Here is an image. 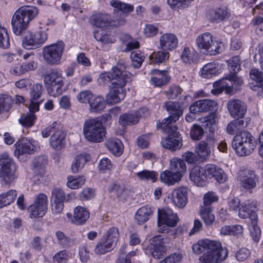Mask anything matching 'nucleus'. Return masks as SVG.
<instances>
[{
    "label": "nucleus",
    "instance_id": "1",
    "mask_svg": "<svg viewBox=\"0 0 263 263\" xmlns=\"http://www.w3.org/2000/svg\"><path fill=\"white\" fill-rule=\"evenodd\" d=\"M38 12V9L35 6H24L18 9L11 20L14 33L20 35L27 28L28 24L37 16Z\"/></svg>",
    "mask_w": 263,
    "mask_h": 263
},
{
    "label": "nucleus",
    "instance_id": "2",
    "mask_svg": "<svg viewBox=\"0 0 263 263\" xmlns=\"http://www.w3.org/2000/svg\"><path fill=\"white\" fill-rule=\"evenodd\" d=\"M83 133L87 141L99 143L102 142L105 137L106 129L100 120L93 118L85 121Z\"/></svg>",
    "mask_w": 263,
    "mask_h": 263
},
{
    "label": "nucleus",
    "instance_id": "3",
    "mask_svg": "<svg viewBox=\"0 0 263 263\" xmlns=\"http://www.w3.org/2000/svg\"><path fill=\"white\" fill-rule=\"evenodd\" d=\"M232 145L237 155L246 156L254 151L255 142L250 133L243 131L234 137Z\"/></svg>",
    "mask_w": 263,
    "mask_h": 263
},
{
    "label": "nucleus",
    "instance_id": "4",
    "mask_svg": "<svg viewBox=\"0 0 263 263\" xmlns=\"http://www.w3.org/2000/svg\"><path fill=\"white\" fill-rule=\"evenodd\" d=\"M196 44L200 52L203 54H216L221 50L220 44L213 39L212 34L205 32L200 34L196 38Z\"/></svg>",
    "mask_w": 263,
    "mask_h": 263
},
{
    "label": "nucleus",
    "instance_id": "5",
    "mask_svg": "<svg viewBox=\"0 0 263 263\" xmlns=\"http://www.w3.org/2000/svg\"><path fill=\"white\" fill-rule=\"evenodd\" d=\"M65 44L62 41H58L43 48L42 53L44 60L50 65L61 63L64 50Z\"/></svg>",
    "mask_w": 263,
    "mask_h": 263
},
{
    "label": "nucleus",
    "instance_id": "6",
    "mask_svg": "<svg viewBox=\"0 0 263 263\" xmlns=\"http://www.w3.org/2000/svg\"><path fill=\"white\" fill-rule=\"evenodd\" d=\"M130 80L131 77L122 78L120 82H118L117 79L114 80L113 85L109 86V91L106 96V101L108 104H115L124 99L126 96L124 87Z\"/></svg>",
    "mask_w": 263,
    "mask_h": 263
},
{
    "label": "nucleus",
    "instance_id": "7",
    "mask_svg": "<svg viewBox=\"0 0 263 263\" xmlns=\"http://www.w3.org/2000/svg\"><path fill=\"white\" fill-rule=\"evenodd\" d=\"M158 213L157 224L159 232H168L169 227H174L179 221L177 215L174 213L171 209H158Z\"/></svg>",
    "mask_w": 263,
    "mask_h": 263
},
{
    "label": "nucleus",
    "instance_id": "8",
    "mask_svg": "<svg viewBox=\"0 0 263 263\" xmlns=\"http://www.w3.org/2000/svg\"><path fill=\"white\" fill-rule=\"evenodd\" d=\"M125 68L126 66L123 63L118 62L116 66L112 68V73L104 72L100 74L99 78V83L104 85L110 82V85H113L114 79H117L118 82H120L122 78L127 79L131 77V74Z\"/></svg>",
    "mask_w": 263,
    "mask_h": 263
},
{
    "label": "nucleus",
    "instance_id": "9",
    "mask_svg": "<svg viewBox=\"0 0 263 263\" xmlns=\"http://www.w3.org/2000/svg\"><path fill=\"white\" fill-rule=\"evenodd\" d=\"M193 252L197 254L209 253L212 254H220L222 251H228L225 248H222L220 242L212 240L209 239L199 240L192 246Z\"/></svg>",
    "mask_w": 263,
    "mask_h": 263
},
{
    "label": "nucleus",
    "instance_id": "10",
    "mask_svg": "<svg viewBox=\"0 0 263 263\" xmlns=\"http://www.w3.org/2000/svg\"><path fill=\"white\" fill-rule=\"evenodd\" d=\"M16 166L12 158L7 153L0 156V177L5 182H10L15 178Z\"/></svg>",
    "mask_w": 263,
    "mask_h": 263
},
{
    "label": "nucleus",
    "instance_id": "11",
    "mask_svg": "<svg viewBox=\"0 0 263 263\" xmlns=\"http://www.w3.org/2000/svg\"><path fill=\"white\" fill-rule=\"evenodd\" d=\"M47 197L44 194H40L35 198L34 203L28 208L31 218L42 217L47 210Z\"/></svg>",
    "mask_w": 263,
    "mask_h": 263
},
{
    "label": "nucleus",
    "instance_id": "12",
    "mask_svg": "<svg viewBox=\"0 0 263 263\" xmlns=\"http://www.w3.org/2000/svg\"><path fill=\"white\" fill-rule=\"evenodd\" d=\"M90 22L92 25L103 29L109 26L123 25L125 24L126 20L124 17H121L117 23L113 22L109 15L105 13H98L91 16Z\"/></svg>",
    "mask_w": 263,
    "mask_h": 263
},
{
    "label": "nucleus",
    "instance_id": "13",
    "mask_svg": "<svg viewBox=\"0 0 263 263\" xmlns=\"http://www.w3.org/2000/svg\"><path fill=\"white\" fill-rule=\"evenodd\" d=\"M217 140L213 135H210L201 141L196 148V152L202 159H208L213 150Z\"/></svg>",
    "mask_w": 263,
    "mask_h": 263
},
{
    "label": "nucleus",
    "instance_id": "14",
    "mask_svg": "<svg viewBox=\"0 0 263 263\" xmlns=\"http://www.w3.org/2000/svg\"><path fill=\"white\" fill-rule=\"evenodd\" d=\"M14 154L19 157L21 155L30 154L39 148L37 142L32 139H22L15 144Z\"/></svg>",
    "mask_w": 263,
    "mask_h": 263
},
{
    "label": "nucleus",
    "instance_id": "15",
    "mask_svg": "<svg viewBox=\"0 0 263 263\" xmlns=\"http://www.w3.org/2000/svg\"><path fill=\"white\" fill-rule=\"evenodd\" d=\"M178 42L176 34L170 32L164 33L159 37L157 48L160 50L172 51L177 48Z\"/></svg>",
    "mask_w": 263,
    "mask_h": 263
},
{
    "label": "nucleus",
    "instance_id": "16",
    "mask_svg": "<svg viewBox=\"0 0 263 263\" xmlns=\"http://www.w3.org/2000/svg\"><path fill=\"white\" fill-rule=\"evenodd\" d=\"M217 103L214 100L203 99L195 101L190 107V111L193 114L205 112L216 109Z\"/></svg>",
    "mask_w": 263,
    "mask_h": 263
},
{
    "label": "nucleus",
    "instance_id": "17",
    "mask_svg": "<svg viewBox=\"0 0 263 263\" xmlns=\"http://www.w3.org/2000/svg\"><path fill=\"white\" fill-rule=\"evenodd\" d=\"M151 75L149 82L154 87H161L167 84L170 80V76L165 70L153 69L150 72Z\"/></svg>",
    "mask_w": 263,
    "mask_h": 263
},
{
    "label": "nucleus",
    "instance_id": "18",
    "mask_svg": "<svg viewBox=\"0 0 263 263\" xmlns=\"http://www.w3.org/2000/svg\"><path fill=\"white\" fill-rule=\"evenodd\" d=\"M163 238L161 236H156L150 240L149 246L151 255L155 258H160L165 252Z\"/></svg>",
    "mask_w": 263,
    "mask_h": 263
},
{
    "label": "nucleus",
    "instance_id": "19",
    "mask_svg": "<svg viewBox=\"0 0 263 263\" xmlns=\"http://www.w3.org/2000/svg\"><path fill=\"white\" fill-rule=\"evenodd\" d=\"M205 167L207 178H213L220 183H223L228 180L227 174L220 167L213 164H208Z\"/></svg>",
    "mask_w": 263,
    "mask_h": 263
},
{
    "label": "nucleus",
    "instance_id": "20",
    "mask_svg": "<svg viewBox=\"0 0 263 263\" xmlns=\"http://www.w3.org/2000/svg\"><path fill=\"white\" fill-rule=\"evenodd\" d=\"M67 216L70 221L77 225L83 224L88 219L89 213L84 207L77 206L73 211V215L72 217L70 213H68Z\"/></svg>",
    "mask_w": 263,
    "mask_h": 263
},
{
    "label": "nucleus",
    "instance_id": "21",
    "mask_svg": "<svg viewBox=\"0 0 263 263\" xmlns=\"http://www.w3.org/2000/svg\"><path fill=\"white\" fill-rule=\"evenodd\" d=\"M227 106L231 116L234 118H242L246 111L245 104L237 99L229 100Z\"/></svg>",
    "mask_w": 263,
    "mask_h": 263
},
{
    "label": "nucleus",
    "instance_id": "22",
    "mask_svg": "<svg viewBox=\"0 0 263 263\" xmlns=\"http://www.w3.org/2000/svg\"><path fill=\"white\" fill-rule=\"evenodd\" d=\"M172 203L179 208H184L187 202V189L181 187L174 190L171 194Z\"/></svg>",
    "mask_w": 263,
    "mask_h": 263
},
{
    "label": "nucleus",
    "instance_id": "23",
    "mask_svg": "<svg viewBox=\"0 0 263 263\" xmlns=\"http://www.w3.org/2000/svg\"><path fill=\"white\" fill-rule=\"evenodd\" d=\"M168 136L161 140L163 147L171 151H175L180 148L181 146V138L179 132L168 134Z\"/></svg>",
    "mask_w": 263,
    "mask_h": 263
},
{
    "label": "nucleus",
    "instance_id": "24",
    "mask_svg": "<svg viewBox=\"0 0 263 263\" xmlns=\"http://www.w3.org/2000/svg\"><path fill=\"white\" fill-rule=\"evenodd\" d=\"M250 77L253 82L250 84L251 89L257 91L259 96L263 91V73L257 69H252L250 72Z\"/></svg>",
    "mask_w": 263,
    "mask_h": 263
},
{
    "label": "nucleus",
    "instance_id": "25",
    "mask_svg": "<svg viewBox=\"0 0 263 263\" xmlns=\"http://www.w3.org/2000/svg\"><path fill=\"white\" fill-rule=\"evenodd\" d=\"M207 178L206 167L195 166L190 172V179L198 186H203Z\"/></svg>",
    "mask_w": 263,
    "mask_h": 263
},
{
    "label": "nucleus",
    "instance_id": "26",
    "mask_svg": "<svg viewBox=\"0 0 263 263\" xmlns=\"http://www.w3.org/2000/svg\"><path fill=\"white\" fill-rule=\"evenodd\" d=\"M145 111H147L146 108H141L135 112L124 114L120 116L119 123L122 126L136 124L138 122L139 118L142 116L141 113Z\"/></svg>",
    "mask_w": 263,
    "mask_h": 263
},
{
    "label": "nucleus",
    "instance_id": "27",
    "mask_svg": "<svg viewBox=\"0 0 263 263\" xmlns=\"http://www.w3.org/2000/svg\"><path fill=\"white\" fill-rule=\"evenodd\" d=\"M230 16V13L224 8L211 9L206 13L207 18L211 22L223 21L229 18Z\"/></svg>",
    "mask_w": 263,
    "mask_h": 263
},
{
    "label": "nucleus",
    "instance_id": "28",
    "mask_svg": "<svg viewBox=\"0 0 263 263\" xmlns=\"http://www.w3.org/2000/svg\"><path fill=\"white\" fill-rule=\"evenodd\" d=\"M43 87L40 84L34 85L31 91L30 104L28 106L29 110L33 111H38L41 102L38 101L42 92Z\"/></svg>",
    "mask_w": 263,
    "mask_h": 263
},
{
    "label": "nucleus",
    "instance_id": "29",
    "mask_svg": "<svg viewBox=\"0 0 263 263\" xmlns=\"http://www.w3.org/2000/svg\"><path fill=\"white\" fill-rule=\"evenodd\" d=\"M228 255V251H222L221 253L216 254L204 253L199 257L198 263H220L227 258Z\"/></svg>",
    "mask_w": 263,
    "mask_h": 263
},
{
    "label": "nucleus",
    "instance_id": "30",
    "mask_svg": "<svg viewBox=\"0 0 263 263\" xmlns=\"http://www.w3.org/2000/svg\"><path fill=\"white\" fill-rule=\"evenodd\" d=\"M65 133L59 128L52 134L50 138V145L55 150H60L63 148L65 144Z\"/></svg>",
    "mask_w": 263,
    "mask_h": 263
},
{
    "label": "nucleus",
    "instance_id": "31",
    "mask_svg": "<svg viewBox=\"0 0 263 263\" xmlns=\"http://www.w3.org/2000/svg\"><path fill=\"white\" fill-rule=\"evenodd\" d=\"M181 174L179 172H173L172 171L165 170L160 174V180L163 183L168 185H173L181 179Z\"/></svg>",
    "mask_w": 263,
    "mask_h": 263
},
{
    "label": "nucleus",
    "instance_id": "32",
    "mask_svg": "<svg viewBox=\"0 0 263 263\" xmlns=\"http://www.w3.org/2000/svg\"><path fill=\"white\" fill-rule=\"evenodd\" d=\"M90 160V156L86 153L77 155L71 165V170L72 173H77L79 172Z\"/></svg>",
    "mask_w": 263,
    "mask_h": 263
},
{
    "label": "nucleus",
    "instance_id": "33",
    "mask_svg": "<svg viewBox=\"0 0 263 263\" xmlns=\"http://www.w3.org/2000/svg\"><path fill=\"white\" fill-rule=\"evenodd\" d=\"M62 72L57 69L50 70L44 77V81L46 86L64 81Z\"/></svg>",
    "mask_w": 263,
    "mask_h": 263
},
{
    "label": "nucleus",
    "instance_id": "34",
    "mask_svg": "<svg viewBox=\"0 0 263 263\" xmlns=\"http://www.w3.org/2000/svg\"><path fill=\"white\" fill-rule=\"evenodd\" d=\"M219 65L215 62H210L204 65L200 70V74L203 78L209 79L219 72Z\"/></svg>",
    "mask_w": 263,
    "mask_h": 263
},
{
    "label": "nucleus",
    "instance_id": "35",
    "mask_svg": "<svg viewBox=\"0 0 263 263\" xmlns=\"http://www.w3.org/2000/svg\"><path fill=\"white\" fill-rule=\"evenodd\" d=\"M177 120H174V117L173 116H169L167 118L164 119L161 123H158L157 126L167 134L177 132L178 128L174 123Z\"/></svg>",
    "mask_w": 263,
    "mask_h": 263
},
{
    "label": "nucleus",
    "instance_id": "36",
    "mask_svg": "<svg viewBox=\"0 0 263 263\" xmlns=\"http://www.w3.org/2000/svg\"><path fill=\"white\" fill-rule=\"evenodd\" d=\"M22 46L26 49H34L40 47L34 32L28 31L24 35Z\"/></svg>",
    "mask_w": 263,
    "mask_h": 263
},
{
    "label": "nucleus",
    "instance_id": "37",
    "mask_svg": "<svg viewBox=\"0 0 263 263\" xmlns=\"http://www.w3.org/2000/svg\"><path fill=\"white\" fill-rule=\"evenodd\" d=\"M251 208L252 206L249 201L243 203L239 209V217L242 219L249 218L251 221H252V220H257V215L255 213L253 212V210Z\"/></svg>",
    "mask_w": 263,
    "mask_h": 263
},
{
    "label": "nucleus",
    "instance_id": "38",
    "mask_svg": "<svg viewBox=\"0 0 263 263\" xmlns=\"http://www.w3.org/2000/svg\"><path fill=\"white\" fill-rule=\"evenodd\" d=\"M152 213V211L150 207L142 206L137 211L135 219L139 224H142L148 220L149 216Z\"/></svg>",
    "mask_w": 263,
    "mask_h": 263
},
{
    "label": "nucleus",
    "instance_id": "39",
    "mask_svg": "<svg viewBox=\"0 0 263 263\" xmlns=\"http://www.w3.org/2000/svg\"><path fill=\"white\" fill-rule=\"evenodd\" d=\"M169 57L170 53L168 51L161 50L157 52H154L149 55L148 59L151 63L159 64L168 60Z\"/></svg>",
    "mask_w": 263,
    "mask_h": 263
},
{
    "label": "nucleus",
    "instance_id": "40",
    "mask_svg": "<svg viewBox=\"0 0 263 263\" xmlns=\"http://www.w3.org/2000/svg\"><path fill=\"white\" fill-rule=\"evenodd\" d=\"M228 78V76L213 84V86L218 93H220L224 90L227 93L232 91L233 88H232L231 85Z\"/></svg>",
    "mask_w": 263,
    "mask_h": 263
},
{
    "label": "nucleus",
    "instance_id": "41",
    "mask_svg": "<svg viewBox=\"0 0 263 263\" xmlns=\"http://www.w3.org/2000/svg\"><path fill=\"white\" fill-rule=\"evenodd\" d=\"M164 106L170 116L174 117V120H178L182 114V109L177 102L168 101L165 103Z\"/></svg>",
    "mask_w": 263,
    "mask_h": 263
},
{
    "label": "nucleus",
    "instance_id": "42",
    "mask_svg": "<svg viewBox=\"0 0 263 263\" xmlns=\"http://www.w3.org/2000/svg\"><path fill=\"white\" fill-rule=\"evenodd\" d=\"M247 122L243 120H234L230 122L227 125V132L232 135L236 134L238 131L247 127Z\"/></svg>",
    "mask_w": 263,
    "mask_h": 263
},
{
    "label": "nucleus",
    "instance_id": "43",
    "mask_svg": "<svg viewBox=\"0 0 263 263\" xmlns=\"http://www.w3.org/2000/svg\"><path fill=\"white\" fill-rule=\"evenodd\" d=\"M89 111L91 112H100L105 107V103L103 97L98 96L89 101Z\"/></svg>",
    "mask_w": 263,
    "mask_h": 263
},
{
    "label": "nucleus",
    "instance_id": "44",
    "mask_svg": "<svg viewBox=\"0 0 263 263\" xmlns=\"http://www.w3.org/2000/svg\"><path fill=\"white\" fill-rule=\"evenodd\" d=\"M170 168L174 172H179L181 174V177L186 171V166L183 160L177 158H173L170 160Z\"/></svg>",
    "mask_w": 263,
    "mask_h": 263
},
{
    "label": "nucleus",
    "instance_id": "45",
    "mask_svg": "<svg viewBox=\"0 0 263 263\" xmlns=\"http://www.w3.org/2000/svg\"><path fill=\"white\" fill-rule=\"evenodd\" d=\"M107 146L109 150L115 155L120 156L123 149L122 142L118 139H111L107 141Z\"/></svg>",
    "mask_w": 263,
    "mask_h": 263
},
{
    "label": "nucleus",
    "instance_id": "46",
    "mask_svg": "<svg viewBox=\"0 0 263 263\" xmlns=\"http://www.w3.org/2000/svg\"><path fill=\"white\" fill-rule=\"evenodd\" d=\"M199 214L206 226H210L213 223L215 216L212 213L210 206H201Z\"/></svg>",
    "mask_w": 263,
    "mask_h": 263
},
{
    "label": "nucleus",
    "instance_id": "47",
    "mask_svg": "<svg viewBox=\"0 0 263 263\" xmlns=\"http://www.w3.org/2000/svg\"><path fill=\"white\" fill-rule=\"evenodd\" d=\"M17 196L15 190H10L0 195V208L6 206L12 203Z\"/></svg>",
    "mask_w": 263,
    "mask_h": 263
},
{
    "label": "nucleus",
    "instance_id": "48",
    "mask_svg": "<svg viewBox=\"0 0 263 263\" xmlns=\"http://www.w3.org/2000/svg\"><path fill=\"white\" fill-rule=\"evenodd\" d=\"M110 243L102 238L94 248L95 253L97 255H103L111 251L114 247L111 246Z\"/></svg>",
    "mask_w": 263,
    "mask_h": 263
},
{
    "label": "nucleus",
    "instance_id": "49",
    "mask_svg": "<svg viewBox=\"0 0 263 263\" xmlns=\"http://www.w3.org/2000/svg\"><path fill=\"white\" fill-rule=\"evenodd\" d=\"M110 5L115 8V10L120 11L123 13H129L133 11L134 7L133 5L122 3L118 0H112L110 2Z\"/></svg>",
    "mask_w": 263,
    "mask_h": 263
},
{
    "label": "nucleus",
    "instance_id": "50",
    "mask_svg": "<svg viewBox=\"0 0 263 263\" xmlns=\"http://www.w3.org/2000/svg\"><path fill=\"white\" fill-rule=\"evenodd\" d=\"M29 110V113L21 116L18 119L20 124L25 127H30L32 126L36 119V117L34 115L36 111H33L30 110Z\"/></svg>",
    "mask_w": 263,
    "mask_h": 263
},
{
    "label": "nucleus",
    "instance_id": "51",
    "mask_svg": "<svg viewBox=\"0 0 263 263\" xmlns=\"http://www.w3.org/2000/svg\"><path fill=\"white\" fill-rule=\"evenodd\" d=\"M85 182V179L81 176H68L67 178V186L71 189L76 190L81 187Z\"/></svg>",
    "mask_w": 263,
    "mask_h": 263
},
{
    "label": "nucleus",
    "instance_id": "52",
    "mask_svg": "<svg viewBox=\"0 0 263 263\" xmlns=\"http://www.w3.org/2000/svg\"><path fill=\"white\" fill-rule=\"evenodd\" d=\"M119 237V233L117 228H111L103 236L102 238L107 242L111 243L112 247L116 245Z\"/></svg>",
    "mask_w": 263,
    "mask_h": 263
},
{
    "label": "nucleus",
    "instance_id": "53",
    "mask_svg": "<svg viewBox=\"0 0 263 263\" xmlns=\"http://www.w3.org/2000/svg\"><path fill=\"white\" fill-rule=\"evenodd\" d=\"M64 81L50 85L46 87L48 93L52 97H57L62 95L65 89L64 88Z\"/></svg>",
    "mask_w": 263,
    "mask_h": 263
},
{
    "label": "nucleus",
    "instance_id": "54",
    "mask_svg": "<svg viewBox=\"0 0 263 263\" xmlns=\"http://www.w3.org/2000/svg\"><path fill=\"white\" fill-rule=\"evenodd\" d=\"M12 103V98L8 95L0 94V114L8 111L11 107Z\"/></svg>",
    "mask_w": 263,
    "mask_h": 263
},
{
    "label": "nucleus",
    "instance_id": "55",
    "mask_svg": "<svg viewBox=\"0 0 263 263\" xmlns=\"http://www.w3.org/2000/svg\"><path fill=\"white\" fill-rule=\"evenodd\" d=\"M243 175L241 176L240 175L239 178L242 186L247 189L254 188L256 185V182L252 175L247 172H245Z\"/></svg>",
    "mask_w": 263,
    "mask_h": 263
},
{
    "label": "nucleus",
    "instance_id": "56",
    "mask_svg": "<svg viewBox=\"0 0 263 263\" xmlns=\"http://www.w3.org/2000/svg\"><path fill=\"white\" fill-rule=\"evenodd\" d=\"M137 176L141 180L154 182L156 181L158 174L154 171L143 170L136 173Z\"/></svg>",
    "mask_w": 263,
    "mask_h": 263
},
{
    "label": "nucleus",
    "instance_id": "57",
    "mask_svg": "<svg viewBox=\"0 0 263 263\" xmlns=\"http://www.w3.org/2000/svg\"><path fill=\"white\" fill-rule=\"evenodd\" d=\"M71 257L70 253L66 250L57 252L52 257L53 263H67Z\"/></svg>",
    "mask_w": 263,
    "mask_h": 263
},
{
    "label": "nucleus",
    "instance_id": "58",
    "mask_svg": "<svg viewBox=\"0 0 263 263\" xmlns=\"http://www.w3.org/2000/svg\"><path fill=\"white\" fill-rule=\"evenodd\" d=\"M47 163V159L43 157H39L35 158L33 162L34 172L39 175H42L44 173L45 167Z\"/></svg>",
    "mask_w": 263,
    "mask_h": 263
},
{
    "label": "nucleus",
    "instance_id": "59",
    "mask_svg": "<svg viewBox=\"0 0 263 263\" xmlns=\"http://www.w3.org/2000/svg\"><path fill=\"white\" fill-rule=\"evenodd\" d=\"M196 57V53L193 49L185 47L183 50L181 59L186 63L191 64L194 62Z\"/></svg>",
    "mask_w": 263,
    "mask_h": 263
},
{
    "label": "nucleus",
    "instance_id": "60",
    "mask_svg": "<svg viewBox=\"0 0 263 263\" xmlns=\"http://www.w3.org/2000/svg\"><path fill=\"white\" fill-rule=\"evenodd\" d=\"M130 57L132 65L135 68L140 67L145 59V57L140 51L132 52L130 53Z\"/></svg>",
    "mask_w": 263,
    "mask_h": 263
},
{
    "label": "nucleus",
    "instance_id": "61",
    "mask_svg": "<svg viewBox=\"0 0 263 263\" xmlns=\"http://www.w3.org/2000/svg\"><path fill=\"white\" fill-rule=\"evenodd\" d=\"M227 62L231 74L237 73L240 70V59L239 57H232Z\"/></svg>",
    "mask_w": 263,
    "mask_h": 263
},
{
    "label": "nucleus",
    "instance_id": "62",
    "mask_svg": "<svg viewBox=\"0 0 263 263\" xmlns=\"http://www.w3.org/2000/svg\"><path fill=\"white\" fill-rule=\"evenodd\" d=\"M257 220H252L249 227L251 237L255 242L259 240L261 235V230L257 225Z\"/></svg>",
    "mask_w": 263,
    "mask_h": 263
},
{
    "label": "nucleus",
    "instance_id": "63",
    "mask_svg": "<svg viewBox=\"0 0 263 263\" xmlns=\"http://www.w3.org/2000/svg\"><path fill=\"white\" fill-rule=\"evenodd\" d=\"M10 46L9 37L7 30L0 25V47L8 48Z\"/></svg>",
    "mask_w": 263,
    "mask_h": 263
},
{
    "label": "nucleus",
    "instance_id": "64",
    "mask_svg": "<svg viewBox=\"0 0 263 263\" xmlns=\"http://www.w3.org/2000/svg\"><path fill=\"white\" fill-rule=\"evenodd\" d=\"M204 133V130L201 126L194 124L191 128L190 135L193 140H199L202 138Z\"/></svg>",
    "mask_w": 263,
    "mask_h": 263
}]
</instances>
